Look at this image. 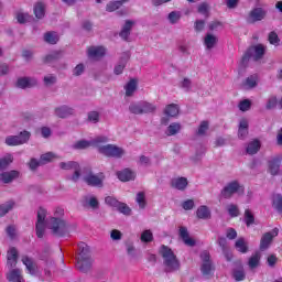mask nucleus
Instances as JSON below:
<instances>
[{
    "instance_id": "nucleus-1",
    "label": "nucleus",
    "mask_w": 282,
    "mask_h": 282,
    "mask_svg": "<svg viewBox=\"0 0 282 282\" xmlns=\"http://www.w3.org/2000/svg\"><path fill=\"white\" fill-rule=\"evenodd\" d=\"M160 254L163 258V265L165 267V272H177V270H180V260L171 248L163 245L160 249Z\"/></svg>"
},
{
    "instance_id": "nucleus-2",
    "label": "nucleus",
    "mask_w": 282,
    "mask_h": 282,
    "mask_svg": "<svg viewBox=\"0 0 282 282\" xmlns=\"http://www.w3.org/2000/svg\"><path fill=\"white\" fill-rule=\"evenodd\" d=\"M48 228L54 237H65V235H69L72 226L63 218L51 217Z\"/></svg>"
},
{
    "instance_id": "nucleus-3",
    "label": "nucleus",
    "mask_w": 282,
    "mask_h": 282,
    "mask_svg": "<svg viewBox=\"0 0 282 282\" xmlns=\"http://www.w3.org/2000/svg\"><path fill=\"white\" fill-rule=\"evenodd\" d=\"M129 111L133 116H144L147 113H155L158 107L149 101H134L129 106Z\"/></svg>"
},
{
    "instance_id": "nucleus-4",
    "label": "nucleus",
    "mask_w": 282,
    "mask_h": 282,
    "mask_svg": "<svg viewBox=\"0 0 282 282\" xmlns=\"http://www.w3.org/2000/svg\"><path fill=\"white\" fill-rule=\"evenodd\" d=\"M83 173V180L87 186H93L94 188H102L105 186V173L94 174L89 167H85Z\"/></svg>"
},
{
    "instance_id": "nucleus-5",
    "label": "nucleus",
    "mask_w": 282,
    "mask_h": 282,
    "mask_svg": "<svg viewBox=\"0 0 282 282\" xmlns=\"http://www.w3.org/2000/svg\"><path fill=\"white\" fill-rule=\"evenodd\" d=\"M264 55L265 46H263V44L250 46L241 58V65L246 67L248 63H250V58H253V61H261Z\"/></svg>"
},
{
    "instance_id": "nucleus-6",
    "label": "nucleus",
    "mask_w": 282,
    "mask_h": 282,
    "mask_svg": "<svg viewBox=\"0 0 282 282\" xmlns=\"http://www.w3.org/2000/svg\"><path fill=\"white\" fill-rule=\"evenodd\" d=\"M243 191L245 188L239 181H231L221 189L220 197L224 199H230L236 193L238 195H243Z\"/></svg>"
},
{
    "instance_id": "nucleus-7",
    "label": "nucleus",
    "mask_w": 282,
    "mask_h": 282,
    "mask_svg": "<svg viewBox=\"0 0 282 282\" xmlns=\"http://www.w3.org/2000/svg\"><path fill=\"white\" fill-rule=\"evenodd\" d=\"M47 209L40 207L37 209V220L35 223L36 237L43 239L45 235V228H47Z\"/></svg>"
},
{
    "instance_id": "nucleus-8",
    "label": "nucleus",
    "mask_w": 282,
    "mask_h": 282,
    "mask_svg": "<svg viewBox=\"0 0 282 282\" xmlns=\"http://www.w3.org/2000/svg\"><path fill=\"white\" fill-rule=\"evenodd\" d=\"M98 152L101 153V155H106V158H116L117 160H120L126 153L124 149L115 144L99 147Z\"/></svg>"
},
{
    "instance_id": "nucleus-9",
    "label": "nucleus",
    "mask_w": 282,
    "mask_h": 282,
    "mask_svg": "<svg viewBox=\"0 0 282 282\" xmlns=\"http://www.w3.org/2000/svg\"><path fill=\"white\" fill-rule=\"evenodd\" d=\"M31 133L26 130L20 132L18 135H9L6 138V144L8 147H19L25 144L30 140Z\"/></svg>"
},
{
    "instance_id": "nucleus-10",
    "label": "nucleus",
    "mask_w": 282,
    "mask_h": 282,
    "mask_svg": "<svg viewBox=\"0 0 282 282\" xmlns=\"http://www.w3.org/2000/svg\"><path fill=\"white\" fill-rule=\"evenodd\" d=\"M59 169L62 171H74V174L72 176L73 182H78L80 180V164L76 161H68V162H61Z\"/></svg>"
},
{
    "instance_id": "nucleus-11",
    "label": "nucleus",
    "mask_w": 282,
    "mask_h": 282,
    "mask_svg": "<svg viewBox=\"0 0 282 282\" xmlns=\"http://www.w3.org/2000/svg\"><path fill=\"white\" fill-rule=\"evenodd\" d=\"M267 15H268V11H265V9L254 8L249 12L247 17V23L249 24L258 23V21H263V19H265Z\"/></svg>"
},
{
    "instance_id": "nucleus-12",
    "label": "nucleus",
    "mask_w": 282,
    "mask_h": 282,
    "mask_svg": "<svg viewBox=\"0 0 282 282\" xmlns=\"http://www.w3.org/2000/svg\"><path fill=\"white\" fill-rule=\"evenodd\" d=\"M279 235V229L274 228L270 232H265L260 240V250L263 252L270 248L272 240Z\"/></svg>"
},
{
    "instance_id": "nucleus-13",
    "label": "nucleus",
    "mask_w": 282,
    "mask_h": 282,
    "mask_svg": "<svg viewBox=\"0 0 282 282\" xmlns=\"http://www.w3.org/2000/svg\"><path fill=\"white\" fill-rule=\"evenodd\" d=\"M200 259L203 261L202 264V273L205 276H208V274H210V272H213L214 268H213V262L210 261V253L208 251H203L200 253Z\"/></svg>"
},
{
    "instance_id": "nucleus-14",
    "label": "nucleus",
    "mask_w": 282,
    "mask_h": 282,
    "mask_svg": "<svg viewBox=\"0 0 282 282\" xmlns=\"http://www.w3.org/2000/svg\"><path fill=\"white\" fill-rule=\"evenodd\" d=\"M22 263H23V265H25V268H26L29 274H31V276H36V274H39V265H36V262H34V259H32L28 256H23Z\"/></svg>"
},
{
    "instance_id": "nucleus-15",
    "label": "nucleus",
    "mask_w": 282,
    "mask_h": 282,
    "mask_svg": "<svg viewBox=\"0 0 282 282\" xmlns=\"http://www.w3.org/2000/svg\"><path fill=\"white\" fill-rule=\"evenodd\" d=\"M217 245L221 248L226 261H232V251H230V247H228V240L225 237H218Z\"/></svg>"
},
{
    "instance_id": "nucleus-16",
    "label": "nucleus",
    "mask_w": 282,
    "mask_h": 282,
    "mask_svg": "<svg viewBox=\"0 0 282 282\" xmlns=\"http://www.w3.org/2000/svg\"><path fill=\"white\" fill-rule=\"evenodd\" d=\"M36 85H39V80L34 77H20L17 82V87L20 89H30Z\"/></svg>"
},
{
    "instance_id": "nucleus-17",
    "label": "nucleus",
    "mask_w": 282,
    "mask_h": 282,
    "mask_svg": "<svg viewBox=\"0 0 282 282\" xmlns=\"http://www.w3.org/2000/svg\"><path fill=\"white\" fill-rule=\"evenodd\" d=\"M129 58H131V53L124 52L122 53L119 63L115 66L113 73L116 76H120L122 72H124V67H127V63H129Z\"/></svg>"
},
{
    "instance_id": "nucleus-18",
    "label": "nucleus",
    "mask_w": 282,
    "mask_h": 282,
    "mask_svg": "<svg viewBox=\"0 0 282 282\" xmlns=\"http://www.w3.org/2000/svg\"><path fill=\"white\" fill-rule=\"evenodd\" d=\"M19 261V251H17V248L12 247L8 250L7 253V265L10 270L12 268H17V263Z\"/></svg>"
},
{
    "instance_id": "nucleus-19",
    "label": "nucleus",
    "mask_w": 282,
    "mask_h": 282,
    "mask_svg": "<svg viewBox=\"0 0 282 282\" xmlns=\"http://www.w3.org/2000/svg\"><path fill=\"white\" fill-rule=\"evenodd\" d=\"M268 172L275 176V175H281V158H273L269 161L268 163Z\"/></svg>"
},
{
    "instance_id": "nucleus-20",
    "label": "nucleus",
    "mask_w": 282,
    "mask_h": 282,
    "mask_svg": "<svg viewBox=\"0 0 282 282\" xmlns=\"http://www.w3.org/2000/svg\"><path fill=\"white\" fill-rule=\"evenodd\" d=\"M54 113L57 118H69V116H74V108L69 107V106H59L57 108H55Z\"/></svg>"
},
{
    "instance_id": "nucleus-21",
    "label": "nucleus",
    "mask_w": 282,
    "mask_h": 282,
    "mask_svg": "<svg viewBox=\"0 0 282 282\" xmlns=\"http://www.w3.org/2000/svg\"><path fill=\"white\" fill-rule=\"evenodd\" d=\"M105 54L106 50L102 46H90L88 48V58H93V61H98V58H102Z\"/></svg>"
},
{
    "instance_id": "nucleus-22",
    "label": "nucleus",
    "mask_w": 282,
    "mask_h": 282,
    "mask_svg": "<svg viewBox=\"0 0 282 282\" xmlns=\"http://www.w3.org/2000/svg\"><path fill=\"white\" fill-rule=\"evenodd\" d=\"M187 186H188L187 177H176L171 180V187L175 188L176 191H186Z\"/></svg>"
},
{
    "instance_id": "nucleus-23",
    "label": "nucleus",
    "mask_w": 282,
    "mask_h": 282,
    "mask_svg": "<svg viewBox=\"0 0 282 282\" xmlns=\"http://www.w3.org/2000/svg\"><path fill=\"white\" fill-rule=\"evenodd\" d=\"M78 258L77 261H86V259H91V251L89 250V246L85 242H80L78 245Z\"/></svg>"
},
{
    "instance_id": "nucleus-24",
    "label": "nucleus",
    "mask_w": 282,
    "mask_h": 282,
    "mask_svg": "<svg viewBox=\"0 0 282 282\" xmlns=\"http://www.w3.org/2000/svg\"><path fill=\"white\" fill-rule=\"evenodd\" d=\"M83 206L85 208H91L93 210H98L100 208V202L94 195H88L84 197Z\"/></svg>"
},
{
    "instance_id": "nucleus-25",
    "label": "nucleus",
    "mask_w": 282,
    "mask_h": 282,
    "mask_svg": "<svg viewBox=\"0 0 282 282\" xmlns=\"http://www.w3.org/2000/svg\"><path fill=\"white\" fill-rule=\"evenodd\" d=\"M133 25H135V22L131 20H127L124 25L122 26V30L119 33V36L123 41H129V36H131V30H133Z\"/></svg>"
},
{
    "instance_id": "nucleus-26",
    "label": "nucleus",
    "mask_w": 282,
    "mask_h": 282,
    "mask_svg": "<svg viewBox=\"0 0 282 282\" xmlns=\"http://www.w3.org/2000/svg\"><path fill=\"white\" fill-rule=\"evenodd\" d=\"M19 171L12 170L10 172H2L0 174V181L3 182V184H10L14 182V180L19 178Z\"/></svg>"
},
{
    "instance_id": "nucleus-27",
    "label": "nucleus",
    "mask_w": 282,
    "mask_h": 282,
    "mask_svg": "<svg viewBox=\"0 0 282 282\" xmlns=\"http://www.w3.org/2000/svg\"><path fill=\"white\" fill-rule=\"evenodd\" d=\"M178 235L183 242L185 243V246H189V248H193V246H195V240L191 238L188 229L186 227H180Z\"/></svg>"
},
{
    "instance_id": "nucleus-28",
    "label": "nucleus",
    "mask_w": 282,
    "mask_h": 282,
    "mask_svg": "<svg viewBox=\"0 0 282 282\" xmlns=\"http://www.w3.org/2000/svg\"><path fill=\"white\" fill-rule=\"evenodd\" d=\"M77 269L79 272H83L84 274H87L89 270H91V265H94V259L89 258L86 260H77Z\"/></svg>"
},
{
    "instance_id": "nucleus-29",
    "label": "nucleus",
    "mask_w": 282,
    "mask_h": 282,
    "mask_svg": "<svg viewBox=\"0 0 282 282\" xmlns=\"http://www.w3.org/2000/svg\"><path fill=\"white\" fill-rule=\"evenodd\" d=\"M117 176L120 182H131L135 180V172L130 169H124L123 171L117 172Z\"/></svg>"
},
{
    "instance_id": "nucleus-30",
    "label": "nucleus",
    "mask_w": 282,
    "mask_h": 282,
    "mask_svg": "<svg viewBox=\"0 0 282 282\" xmlns=\"http://www.w3.org/2000/svg\"><path fill=\"white\" fill-rule=\"evenodd\" d=\"M196 217L206 221L213 217V214L210 213V208H208V206L202 205L196 210Z\"/></svg>"
},
{
    "instance_id": "nucleus-31",
    "label": "nucleus",
    "mask_w": 282,
    "mask_h": 282,
    "mask_svg": "<svg viewBox=\"0 0 282 282\" xmlns=\"http://www.w3.org/2000/svg\"><path fill=\"white\" fill-rule=\"evenodd\" d=\"M217 43H219V39L212 34V33H207L204 37V45L206 47V50H213L215 47V45H217Z\"/></svg>"
},
{
    "instance_id": "nucleus-32",
    "label": "nucleus",
    "mask_w": 282,
    "mask_h": 282,
    "mask_svg": "<svg viewBox=\"0 0 282 282\" xmlns=\"http://www.w3.org/2000/svg\"><path fill=\"white\" fill-rule=\"evenodd\" d=\"M260 264H261V252L256 251L249 258L247 265H249L251 270H256V268H259Z\"/></svg>"
},
{
    "instance_id": "nucleus-33",
    "label": "nucleus",
    "mask_w": 282,
    "mask_h": 282,
    "mask_svg": "<svg viewBox=\"0 0 282 282\" xmlns=\"http://www.w3.org/2000/svg\"><path fill=\"white\" fill-rule=\"evenodd\" d=\"M238 138L240 140H246V138H248V120L247 119H241L239 122Z\"/></svg>"
},
{
    "instance_id": "nucleus-34",
    "label": "nucleus",
    "mask_w": 282,
    "mask_h": 282,
    "mask_svg": "<svg viewBox=\"0 0 282 282\" xmlns=\"http://www.w3.org/2000/svg\"><path fill=\"white\" fill-rule=\"evenodd\" d=\"M164 113L167 116V118H176V116L180 115V106L170 104L165 107Z\"/></svg>"
},
{
    "instance_id": "nucleus-35",
    "label": "nucleus",
    "mask_w": 282,
    "mask_h": 282,
    "mask_svg": "<svg viewBox=\"0 0 282 282\" xmlns=\"http://www.w3.org/2000/svg\"><path fill=\"white\" fill-rule=\"evenodd\" d=\"M124 89H126V96L128 98H131V96H133V94H135V91L138 90V80L130 79L128 84L124 86Z\"/></svg>"
},
{
    "instance_id": "nucleus-36",
    "label": "nucleus",
    "mask_w": 282,
    "mask_h": 282,
    "mask_svg": "<svg viewBox=\"0 0 282 282\" xmlns=\"http://www.w3.org/2000/svg\"><path fill=\"white\" fill-rule=\"evenodd\" d=\"M7 279L9 282H23V276H21V270L19 269H12L8 273Z\"/></svg>"
},
{
    "instance_id": "nucleus-37",
    "label": "nucleus",
    "mask_w": 282,
    "mask_h": 282,
    "mask_svg": "<svg viewBox=\"0 0 282 282\" xmlns=\"http://www.w3.org/2000/svg\"><path fill=\"white\" fill-rule=\"evenodd\" d=\"M232 278L235 281H245L246 280V270H243V265L239 264L238 268L232 270Z\"/></svg>"
},
{
    "instance_id": "nucleus-38",
    "label": "nucleus",
    "mask_w": 282,
    "mask_h": 282,
    "mask_svg": "<svg viewBox=\"0 0 282 282\" xmlns=\"http://www.w3.org/2000/svg\"><path fill=\"white\" fill-rule=\"evenodd\" d=\"M235 248H236V250H238V252L246 254V252H248V242L246 241L245 238H239L235 242Z\"/></svg>"
},
{
    "instance_id": "nucleus-39",
    "label": "nucleus",
    "mask_w": 282,
    "mask_h": 282,
    "mask_svg": "<svg viewBox=\"0 0 282 282\" xmlns=\"http://www.w3.org/2000/svg\"><path fill=\"white\" fill-rule=\"evenodd\" d=\"M44 41L50 43V45H56L59 41V37L56 32H46L44 34Z\"/></svg>"
},
{
    "instance_id": "nucleus-40",
    "label": "nucleus",
    "mask_w": 282,
    "mask_h": 282,
    "mask_svg": "<svg viewBox=\"0 0 282 282\" xmlns=\"http://www.w3.org/2000/svg\"><path fill=\"white\" fill-rule=\"evenodd\" d=\"M260 149H261V142H259V140H254L248 144L247 153L249 155H254L256 153L259 152Z\"/></svg>"
},
{
    "instance_id": "nucleus-41",
    "label": "nucleus",
    "mask_w": 282,
    "mask_h": 282,
    "mask_svg": "<svg viewBox=\"0 0 282 282\" xmlns=\"http://www.w3.org/2000/svg\"><path fill=\"white\" fill-rule=\"evenodd\" d=\"M34 15L36 19L45 18V4L43 2H37L34 6Z\"/></svg>"
},
{
    "instance_id": "nucleus-42",
    "label": "nucleus",
    "mask_w": 282,
    "mask_h": 282,
    "mask_svg": "<svg viewBox=\"0 0 282 282\" xmlns=\"http://www.w3.org/2000/svg\"><path fill=\"white\" fill-rule=\"evenodd\" d=\"M272 206L274 209L278 210L280 215H282V195L281 194H274L272 197Z\"/></svg>"
},
{
    "instance_id": "nucleus-43",
    "label": "nucleus",
    "mask_w": 282,
    "mask_h": 282,
    "mask_svg": "<svg viewBox=\"0 0 282 282\" xmlns=\"http://www.w3.org/2000/svg\"><path fill=\"white\" fill-rule=\"evenodd\" d=\"M182 131V124L177 122L171 123L166 129V135H177V133Z\"/></svg>"
},
{
    "instance_id": "nucleus-44",
    "label": "nucleus",
    "mask_w": 282,
    "mask_h": 282,
    "mask_svg": "<svg viewBox=\"0 0 282 282\" xmlns=\"http://www.w3.org/2000/svg\"><path fill=\"white\" fill-rule=\"evenodd\" d=\"M15 19H17L18 23L23 25V24L32 21V15H30L29 13H23V12L19 11L15 13Z\"/></svg>"
},
{
    "instance_id": "nucleus-45",
    "label": "nucleus",
    "mask_w": 282,
    "mask_h": 282,
    "mask_svg": "<svg viewBox=\"0 0 282 282\" xmlns=\"http://www.w3.org/2000/svg\"><path fill=\"white\" fill-rule=\"evenodd\" d=\"M12 162H14V158H12L11 154H8L7 156L0 159V173L1 171H6V169H8L10 164H12Z\"/></svg>"
},
{
    "instance_id": "nucleus-46",
    "label": "nucleus",
    "mask_w": 282,
    "mask_h": 282,
    "mask_svg": "<svg viewBox=\"0 0 282 282\" xmlns=\"http://www.w3.org/2000/svg\"><path fill=\"white\" fill-rule=\"evenodd\" d=\"M135 202L141 210H144L147 208V195L144 194V192H139L137 194Z\"/></svg>"
},
{
    "instance_id": "nucleus-47",
    "label": "nucleus",
    "mask_w": 282,
    "mask_h": 282,
    "mask_svg": "<svg viewBox=\"0 0 282 282\" xmlns=\"http://www.w3.org/2000/svg\"><path fill=\"white\" fill-rule=\"evenodd\" d=\"M55 158L56 154H54V152H47L40 156V162L42 166H44V164H50V162H52V160H54Z\"/></svg>"
},
{
    "instance_id": "nucleus-48",
    "label": "nucleus",
    "mask_w": 282,
    "mask_h": 282,
    "mask_svg": "<svg viewBox=\"0 0 282 282\" xmlns=\"http://www.w3.org/2000/svg\"><path fill=\"white\" fill-rule=\"evenodd\" d=\"M12 208H14L13 202H8L0 205V217H4V215H8V213H10Z\"/></svg>"
},
{
    "instance_id": "nucleus-49",
    "label": "nucleus",
    "mask_w": 282,
    "mask_h": 282,
    "mask_svg": "<svg viewBox=\"0 0 282 282\" xmlns=\"http://www.w3.org/2000/svg\"><path fill=\"white\" fill-rule=\"evenodd\" d=\"M88 122H91L93 124H98L100 122V112L98 111H89L87 115Z\"/></svg>"
},
{
    "instance_id": "nucleus-50",
    "label": "nucleus",
    "mask_w": 282,
    "mask_h": 282,
    "mask_svg": "<svg viewBox=\"0 0 282 282\" xmlns=\"http://www.w3.org/2000/svg\"><path fill=\"white\" fill-rule=\"evenodd\" d=\"M57 77L54 74H48L44 76L43 83L45 87H52V85H56Z\"/></svg>"
},
{
    "instance_id": "nucleus-51",
    "label": "nucleus",
    "mask_w": 282,
    "mask_h": 282,
    "mask_svg": "<svg viewBox=\"0 0 282 282\" xmlns=\"http://www.w3.org/2000/svg\"><path fill=\"white\" fill-rule=\"evenodd\" d=\"M61 58V52H53L44 56V63H54Z\"/></svg>"
},
{
    "instance_id": "nucleus-52",
    "label": "nucleus",
    "mask_w": 282,
    "mask_h": 282,
    "mask_svg": "<svg viewBox=\"0 0 282 282\" xmlns=\"http://www.w3.org/2000/svg\"><path fill=\"white\" fill-rule=\"evenodd\" d=\"M245 223L248 228L254 224V215L250 209L245 210Z\"/></svg>"
},
{
    "instance_id": "nucleus-53",
    "label": "nucleus",
    "mask_w": 282,
    "mask_h": 282,
    "mask_svg": "<svg viewBox=\"0 0 282 282\" xmlns=\"http://www.w3.org/2000/svg\"><path fill=\"white\" fill-rule=\"evenodd\" d=\"M181 18L182 14L180 13V11H172L167 15V19L170 23H172V25H175V23H177V21H180Z\"/></svg>"
},
{
    "instance_id": "nucleus-54",
    "label": "nucleus",
    "mask_w": 282,
    "mask_h": 282,
    "mask_svg": "<svg viewBox=\"0 0 282 282\" xmlns=\"http://www.w3.org/2000/svg\"><path fill=\"white\" fill-rule=\"evenodd\" d=\"M116 210H118L122 215H131V207L122 202L119 203V206H117Z\"/></svg>"
},
{
    "instance_id": "nucleus-55",
    "label": "nucleus",
    "mask_w": 282,
    "mask_h": 282,
    "mask_svg": "<svg viewBox=\"0 0 282 282\" xmlns=\"http://www.w3.org/2000/svg\"><path fill=\"white\" fill-rule=\"evenodd\" d=\"M141 241L143 243H151V241H153V232H151V230H144L141 234Z\"/></svg>"
},
{
    "instance_id": "nucleus-56",
    "label": "nucleus",
    "mask_w": 282,
    "mask_h": 282,
    "mask_svg": "<svg viewBox=\"0 0 282 282\" xmlns=\"http://www.w3.org/2000/svg\"><path fill=\"white\" fill-rule=\"evenodd\" d=\"M105 203L107 204V206H110L111 208H118L120 206V202L116 199V197L113 196H107L105 198Z\"/></svg>"
},
{
    "instance_id": "nucleus-57",
    "label": "nucleus",
    "mask_w": 282,
    "mask_h": 282,
    "mask_svg": "<svg viewBox=\"0 0 282 282\" xmlns=\"http://www.w3.org/2000/svg\"><path fill=\"white\" fill-rule=\"evenodd\" d=\"M227 213L231 216V217H239V207L235 204H229L227 206Z\"/></svg>"
},
{
    "instance_id": "nucleus-58",
    "label": "nucleus",
    "mask_w": 282,
    "mask_h": 282,
    "mask_svg": "<svg viewBox=\"0 0 282 282\" xmlns=\"http://www.w3.org/2000/svg\"><path fill=\"white\" fill-rule=\"evenodd\" d=\"M238 107L240 111H249L250 107H252V102L250 101V99H245L239 102Z\"/></svg>"
},
{
    "instance_id": "nucleus-59",
    "label": "nucleus",
    "mask_w": 282,
    "mask_h": 282,
    "mask_svg": "<svg viewBox=\"0 0 282 282\" xmlns=\"http://www.w3.org/2000/svg\"><path fill=\"white\" fill-rule=\"evenodd\" d=\"M122 6V1L109 2L106 7L107 12H116Z\"/></svg>"
},
{
    "instance_id": "nucleus-60",
    "label": "nucleus",
    "mask_w": 282,
    "mask_h": 282,
    "mask_svg": "<svg viewBox=\"0 0 282 282\" xmlns=\"http://www.w3.org/2000/svg\"><path fill=\"white\" fill-rule=\"evenodd\" d=\"M245 85H246L249 89H252V88L257 87V76H254V75L249 76V77L246 79Z\"/></svg>"
},
{
    "instance_id": "nucleus-61",
    "label": "nucleus",
    "mask_w": 282,
    "mask_h": 282,
    "mask_svg": "<svg viewBox=\"0 0 282 282\" xmlns=\"http://www.w3.org/2000/svg\"><path fill=\"white\" fill-rule=\"evenodd\" d=\"M88 147H91V141L89 142L86 140H80L74 144V149H78V150L88 149Z\"/></svg>"
},
{
    "instance_id": "nucleus-62",
    "label": "nucleus",
    "mask_w": 282,
    "mask_h": 282,
    "mask_svg": "<svg viewBox=\"0 0 282 282\" xmlns=\"http://www.w3.org/2000/svg\"><path fill=\"white\" fill-rule=\"evenodd\" d=\"M280 42L281 40L279 39V35L276 34V32L272 31L269 33V43L271 45H279Z\"/></svg>"
},
{
    "instance_id": "nucleus-63",
    "label": "nucleus",
    "mask_w": 282,
    "mask_h": 282,
    "mask_svg": "<svg viewBox=\"0 0 282 282\" xmlns=\"http://www.w3.org/2000/svg\"><path fill=\"white\" fill-rule=\"evenodd\" d=\"M138 165L139 166H151V158H149L147 155L139 156Z\"/></svg>"
},
{
    "instance_id": "nucleus-64",
    "label": "nucleus",
    "mask_w": 282,
    "mask_h": 282,
    "mask_svg": "<svg viewBox=\"0 0 282 282\" xmlns=\"http://www.w3.org/2000/svg\"><path fill=\"white\" fill-rule=\"evenodd\" d=\"M207 131H208V121H202L198 127L197 135H206Z\"/></svg>"
}]
</instances>
